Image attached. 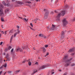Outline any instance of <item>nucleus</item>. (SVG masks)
<instances>
[{"mask_svg": "<svg viewBox=\"0 0 75 75\" xmlns=\"http://www.w3.org/2000/svg\"><path fill=\"white\" fill-rule=\"evenodd\" d=\"M43 11L45 12V16H44V19H46L47 18V17L48 16L49 14V11L47 10L44 9L43 10Z\"/></svg>", "mask_w": 75, "mask_h": 75, "instance_id": "f257e3e1", "label": "nucleus"}, {"mask_svg": "<svg viewBox=\"0 0 75 75\" xmlns=\"http://www.w3.org/2000/svg\"><path fill=\"white\" fill-rule=\"evenodd\" d=\"M66 13V11L65 10H63L62 11L61 13H59L57 16V18H59V17H60V16H61V15H62V16H64V15H65V13Z\"/></svg>", "mask_w": 75, "mask_h": 75, "instance_id": "f03ea898", "label": "nucleus"}, {"mask_svg": "<svg viewBox=\"0 0 75 75\" xmlns=\"http://www.w3.org/2000/svg\"><path fill=\"white\" fill-rule=\"evenodd\" d=\"M72 58H71L69 59H68L66 61V64L65 65V67H68V66H69V65L71 63V62H70V61H71V60H72Z\"/></svg>", "mask_w": 75, "mask_h": 75, "instance_id": "7ed1b4c3", "label": "nucleus"}, {"mask_svg": "<svg viewBox=\"0 0 75 75\" xmlns=\"http://www.w3.org/2000/svg\"><path fill=\"white\" fill-rule=\"evenodd\" d=\"M63 26H66L68 24V22L65 19H64L63 20Z\"/></svg>", "mask_w": 75, "mask_h": 75, "instance_id": "20e7f679", "label": "nucleus"}, {"mask_svg": "<svg viewBox=\"0 0 75 75\" xmlns=\"http://www.w3.org/2000/svg\"><path fill=\"white\" fill-rule=\"evenodd\" d=\"M52 27L50 29V30H54L57 28V26L54 25L53 24H52Z\"/></svg>", "mask_w": 75, "mask_h": 75, "instance_id": "39448f33", "label": "nucleus"}, {"mask_svg": "<svg viewBox=\"0 0 75 75\" xmlns=\"http://www.w3.org/2000/svg\"><path fill=\"white\" fill-rule=\"evenodd\" d=\"M3 9L0 7V15L1 16H3Z\"/></svg>", "mask_w": 75, "mask_h": 75, "instance_id": "423d86ee", "label": "nucleus"}, {"mask_svg": "<svg viewBox=\"0 0 75 75\" xmlns=\"http://www.w3.org/2000/svg\"><path fill=\"white\" fill-rule=\"evenodd\" d=\"M68 58V56L67 55H65L63 59V60L62 61L63 62H64L66 61V59H67Z\"/></svg>", "mask_w": 75, "mask_h": 75, "instance_id": "0eeeda50", "label": "nucleus"}, {"mask_svg": "<svg viewBox=\"0 0 75 75\" xmlns=\"http://www.w3.org/2000/svg\"><path fill=\"white\" fill-rule=\"evenodd\" d=\"M39 37H42V38H46V36H45L42 34H40L39 35Z\"/></svg>", "mask_w": 75, "mask_h": 75, "instance_id": "6e6552de", "label": "nucleus"}, {"mask_svg": "<svg viewBox=\"0 0 75 75\" xmlns=\"http://www.w3.org/2000/svg\"><path fill=\"white\" fill-rule=\"evenodd\" d=\"M61 38L62 39H63L64 38V32H62V35H61Z\"/></svg>", "mask_w": 75, "mask_h": 75, "instance_id": "1a4fd4ad", "label": "nucleus"}, {"mask_svg": "<svg viewBox=\"0 0 75 75\" xmlns=\"http://www.w3.org/2000/svg\"><path fill=\"white\" fill-rule=\"evenodd\" d=\"M3 3L4 6H10V4H9V3L6 4V3H4V2H3Z\"/></svg>", "mask_w": 75, "mask_h": 75, "instance_id": "9d476101", "label": "nucleus"}, {"mask_svg": "<svg viewBox=\"0 0 75 75\" xmlns=\"http://www.w3.org/2000/svg\"><path fill=\"white\" fill-rule=\"evenodd\" d=\"M16 3V5H17L18 4H20V5H21L23 4V2L20 1H18Z\"/></svg>", "mask_w": 75, "mask_h": 75, "instance_id": "9b49d317", "label": "nucleus"}, {"mask_svg": "<svg viewBox=\"0 0 75 75\" xmlns=\"http://www.w3.org/2000/svg\"><path fill=\"white\" fill-rule=\"evenodd\" d=\"M75 51V48H73L72 49L70 50L69 51V52H74Z\"/></svg>", "mask_w": 75, "mask_h": 75, "instance_id": "f8f14e48", "label": "nucleus"}, {"mask_svg": "<svg viewBox=\"0 0 75 75\" xmlns=\"http://www.w3.org/2000/svg\"><path fill=\"white\" fill-rule=\"evenodd\" d=\"M47 67V66L46 65H43L40 68V69H44V68H45V67Z\"/></svg>", "mask_w": 75, "mask_h": 75, "instance_id": "ddd939ff", "label": "nucleus"}, {"mask_svg": "<svg viewBox=\"0 0 75 75\" xmlns=\"http://www.w3.org/2000/svg\"><path fill=\"white\" fill-rule=\"evenodd\" d=\"M18 33H15V34H14V37H16V35H17V33L18 34V33H19V30H18Z\"/></svg>", "mask_w": 75, "mask_h": 75, "instance_id": "4468645a", "label": "nucleus"}, {"mask_svg": "<svg viewBox=\"0 0 75 75\" xmlns=\"http://www.w3.org/2000/svg\"><path fill=\"white\" fill-rule=\"evenodd\" d=\"M41 48H42V50H43V52H45V51L46 50H45V47H42Z\"/></svg>", "mask_w": 75, "mask_h": 75, "instance_id": "2eb2a0df", "label": "nucleus"}, {"mask_svg": "<svg viewBox=\"0 0 75 75\" xmlns=\"http://www.w3.org/2000/svg\"><path fill=\"white\" fill-rule=\"evenodd\" d=\"M22 18V20H24V21H26V22H27L28 21V19H25V18Z\"/></svg>", "mask_w": 75, "mask_h": 75, "instance_id": "dca6fc26", "label": "nucleus"}, {"mask_svg": "<svg viewBox=\"0 0 75 75\" xmlns=\"http://www.w3.org/2000/svg\"><path fill=\"white\" fill-rule=\"evenodd\" d=\"M9 9L8 8H7V9H6V10H5V12L6 13H7V12H8V11H9Z\"/></svg>", "mask_w": 75, "mask_h": 75, "instance_id": "f3484780", "label": "nucleus"}, {"mask_svg": "<svg viewBox=\"0 0 75 75\" xmlns=\"http://www.w3.org/2000/svg\"><path fill=\"white\" fill-rule=\"evenodd\" d=\"M20 70H17L16 71H15V73L16 74H17V72H20Z\"/></svg>", "mask_w": 75, "mask_h": 75, "instance_id": "a211bd4d", "label": "nucleus"}, {"mask_svg": "<svg viewBox=\"0 0 75 75\" xmlns=\"http://www.w3.org/2000/svg\"><path fill=\"white\" fill-rule=\"evenodd\" d=\"M13 35H12L11 37V39H10V42H11V41L12 40V39H13Z\"/></svg>", "mask_w": 75, "mask_h": 75, "instance_id": "6ab92c4d", "label": "nucleus"}, {"mask_svg": "<svg viewBox=\"0 0 75 75\" xmlns=\"http://www.w3.org/2000/svg\"><path fill=\"white\" fill-rule=\"evenodd\" d=\"M3 67H5V68H6V67H7V64H4L3 65Z\"/></svg>", "mask_w": 75, "mask_h": 75, "instance_id": "aec40b11", "label": "nucleus"}, {"mask_svg": "<svg viewBox=\"0 0 75 75\" xmlns=\"http://www.w3.org/2000/svg\"><path fill=\"white\" fill-rule=\"evenodd\" d=\"M9 57V54L7 53L6 54V58H8L9 57Z\"/></svg>", "mask_w": 75, "mask_h": 75, "instance_id": "412c9836", "label": "nucleus"}, {"mask_svg": "<svg viewBox=\"0 0 75 75\" xmlns=\"http://www.w3.org/2000/svg\"><path fill=\"white\" fill-rule=\"evenodd\" d=\"M2 62H3V60L1 58H0V63H2Z\"/></svg>", "mask_w": 75, "mask_h": 75, "instance_id": "4be33fe9", "label": "nucleus"}, {"mask_svg": "<svg viewBox=\"0 0 75 75\" xmlns=\"http://www.w3.org/2000/svg\"><path fill=\"white\" fill-rule=\"evenodd\" d=\"M28 65H29V66H31V63L30 62H29L28 63Z\"/></svg>", "mask_w": 75, "mask_h": 75, "instance_id": "5701e85b", "label": "nucleus"}, {"mask_svg": "<svg viewBox=\"0 0 75 75\" xmlns=\"http://www.w3.org/2000/svg\"><path fill=\"white\" fill-rule=\"evenodd\" d=\"M48 55H49V53H48V52H47V54H46V55L45 56V57H46V56H48Z\"/></svg>", "mask_w": 75, "mask_h": 75, "instance_id": "b1692460", "label": "nucleus"}, {"mask_svg": "<svg viewBox=\"0 0 75 75\" xmlns=\"http://www.w3.org/2000/svg\"><path fill=\"white\" fill-rule=\"evenodd\" d=\"M17 52H18V51H20V48L17 49H16Z\"/></svg>", "mask_w": 75, "mask_h": 75, "instance_id": "393cba45", "label": "nucleus"}, {"mask_svg": "<svg viewBox=\"0 0 75 75\" xmlns=\"http://www.w3.org/2000/svg\"><path fill=\"white\" fill-rule=\"evenodd\" d=\"M75 65V64H72L71 65V67H74Z\"/></svg>", "mask_w": 75, "mask_h": 75, "instance_id": "a878e982", "label": "nucleus"}, {"mask_svg": "<svg viewBox=\"0 0 75 75\" xmlns=\"http://www.w3.org/2000/svg\"><path fill=\"white\" fill-rule=\"evenodd\" d=\"M8 74H11V71H8Z\"/></svg>", "mask_w": 75, "mask_h": 75, "instance_id": "bb28decb", "label": "nucleus"}, {"mask_svg": "<svg viewBox=\"0 0 75 75\" xmlns=\"http://www.w3.org/2000/svg\"><path fill=\"white\" fill-rule=\"evenodd\" d=\"M25 62H26V60H24L23 62H22V63L23 64H24V63H25Z\"/></svg>", "mask_w": 75, "mask_h": 75, "instance_id": "cd10ccee", "label": "nucleus"}, {"mask_svg": "<svg viewBox=\"0 0 75 75\" xmlns=\"http://www.w3.org/2000/svg\"><path fill=\"white\" fill-rule=\"evenodd\" d=\"M12 47L11 46H9L8 47V50H11V49Z\"/></svg>", "mask_w": 75, "mask_h": 75, "instance_id": "c85d7f7f", "label": "nucleus"}, {"mask_svg": "<svg viewBox=\"0 0 75 75\" xmlns=\"http://www.w3.org/2000/svg\"><path fill=\"white\" fill-rule=\"evenodd\" d=\"M1 21H4L3 18H1Z\"/></svg>", "mask_w": 75, "mask_h": 75, "instance_id": "c756f323", "label": "nucleus"}, {"mask_svg": "<svg viewBox=\"0 0 75 75\" xmlns=\"http://www.w3.org/2000/svg\"><path fill=\"white\" fill-rule=\"evenodd\" d=\"M6 58L8 59V61H10V58L9 57H7V58Z\"/></svg>", "mask_w": 75, "mask_h": 75, "instance_id": "7c9ffc66", "label": "nucleus"}, {"mask_svg": "<svg viewBox=\"0 0 75 75\" xmlns=\"http://www.w3.org/2000/svg\"><path fill=\"white\" fill-rule=\"evenodd\" d=\"M37 72V70H35V71H34L33 74H35V72Z\"/></svg>", "mask_w": 75, "mask_h": 75, "instance_id": "2f4dec72", "label": "nucleus"}, {"mask_svg": "<svg viewBox=\"0 0 75 75\" xmlns=\"http://www.w3.org/2000/svg\"><path fill=\"white\" fill-rule=\"evenodd\" d=\"M48 47V45H45V47L46 48H47Z\"/></svg>", "mask_w": 75, "mask_h": 75, "instance_id": "473e14b6", "label": "nucleus"}, {"mask_svg": "<svg viewBox=\"0 0 75 75\" xmlns=\"http://www.w3.org/2000/svg\"><path fill=\"white\" fill-rule=\"evenodd\" d=\"M19 51H20V52H22V49H20V48H19Z\"/></svg>", "mask_w": 75, "mask_h": 75, "instance_id": "72a5a7b5", "label": "nucleus"}, {"mask_svg": "<svg viewBox=\"0 0 75 75\" xmlns=\"http://www.w3.org/2000/svg\"><path fill=\"white\" fill-rule=\"evenodd\" d=\"M13 31V30H11V31L9 33V34H10V35H11V34H12V32Z\"/></svg>", "mask_w": 75, "mask_h": 75, "instance_id": "f704fd0d", "label": "nucleus"}, {"mask_svg": "<svg viewBox=\"0 0 75 75\" xmlns=\"http://www.w3.org/2000/svg\"><path fill=\"white\" fill-rule=\"evenodd\" d=\"M13 50H14V49L13 48L11 49V52H13Z\"/></svg>", "mask_w": 75, "mask_h": 75, "instance_id": "c9c22d12", "label": "nucleus"}, {"mask_svg": "<svg viewBox=\"0 0 75 75\" xmlns=\"http://www.w3.org/2000/svg\"><path fill=\"white\" fill-rule=\"evenodd\" d=\"M8 51V49H6L5 50V51L6 52V51Z\"/></svg>", "mask_w": 75, "mask_h": 75, "instance_id": "e433bc0d", "label": "nucleus"}, {"mask_svg": "<svg viewBox=\"0 0 75 75\" xmlns=\"http://www.w3.org/2000/svg\"><path fill=\"white\" fill-rule=\"evenodd\" d=\"M65 8H67V7H68V6L67 5H66L65 6Z\"/></svg>", "mask_w": 75, "mask_h": 75, "instance_id": "4c0bfd02", "label": "nucleus"}, {"mask_svg": "<svg viewBox=\"0 0 75 75\" xmlns=\"http://www.w3.org/2000/svg\"><path fill=\"white\" fill-rule=\"evenodd\" d=\"M0 6L1 7H2V8H3V5L1 4Z\"/></svg>", "mask_w": 75, "mask_h": 75, "instance_id": "58836bf2", "label": "nucleus"}, {"mask_svg": "<svg viewBox=\"0 0 75 75\" xmlns=\"http://www.w3.org/2000/svg\"><path fill=\"white\" fill-rule=\"evenodd\" d=\"M54 12L57 13V11L55 10L54 11Z\"/></svg>", "mask_w": 75, "mask_h": 75, "instance_id": "ea45409f", "label": "nucleus"}, {"mask_svg": "<svg viewBox=\"0 0 75 75\" xmlns=\"http://www.w3.org/2000/svg\"><path fill=\"white\" fill-rule=\"evenodd\" d=\"M26 3H31V2L30 1H27L26 2Z\"/></svg>", "mask_w": 75, "mask_h": 75, "instance_id": "a19ab883", "label": "nucleus"}, {"mask_svg": "<svg viewBox=\"0 0 75 75\" xmlns=\"http://www.w3.org/2000/svg\"><path fill=\"white\" fill-rule=\"evenodd\" d=\"M67 73L66 72L63 75H67Z\"/></svg>", "mask_w": 75, "mask_h": 75, "instance_id": "79ce46f5", "label": "nucleus"}, {"mask_svg": "<svg viewBox=\"0 0 75 75\" xmlns=\"http://www.w3.org/2000/svg\"><path fill=\"white\" fill-rule=\"evenodd\" d=\"M3 44V42H0V44L1 45H2V44Z\"/></svg>", "mask_w": 75, "mask_h": 75, "instance_id": "37998d69", "label": "nucleus"}, {"mask_svg": "<svg viewBox=\"0 0 75 75\" xmlns=\"http://www.w3.org/2000/svg\"><path fill=\"white\" fill-rule=\"evenodd\" d=\"M7 33V31L5 32H4L5 35H6V34H7V33Z\"/></svg>", "mask_w": 75, "mask_h": 75, "instance_id": "c03bdc74", "label": "nucleus"}, {"mask_svg": "<svg viewBox=\"0 0 75 75\" xmlns=\"http://www.w3.org/2000/svg\"><path fill=\"white\" fill-rule=\"evenodd\" d=\"M30 25L32 27H33V25L32 23H30Z\"/></svg>", "mask_w": 75, "mask_h": 75, "instance_id": "a18cd8bd", "label": "nucleus"}, {"mask_svg": "<svg viewBox=\"0 0 75 75\" xmlns=\"http://www.w3.org/2000/svg\"><path fill=\"white\" fill-rule=\"evenodd\" d=\"M35 1L37 2L40 1V0H35Z\"/></svg>", "mask_w": 75, "mask_h": 75, "instance_id": "49530a36", "label": "nucleus"}, {"mask_svg": "<svg viewBox=\"0 0 75 75\" xmlns=\"http://www.w3.org/2000/svg\"><path fill=\"white\" fill-rule=\"evenodd\" d=\"M38 62H36L35 63V64L36 65H38Z\"/></svg>", "mask_w": 75, "mask_h": 75, "instance_id": "de8ad7c7", "label": "nucleus"}, {"mask_svg": "<svg viewBox=\"0 0 75 75\" xmlns=\"http://www.w3.org/2000/svg\"><path fill=\"white\" fill-rule=\"evenodd\" d=\"M3 66H2V67H1L0 68V69H3Z\"/></svg>", "mask_w": 75, "mask_h": 75, "instance_id": "09e8293b", "label": "nucleus"}, {"mask_svg": "<svg viewBox=\"0 0 75 75\" xmlns=\"http://www.w3.org/2000/svg\"><path fill=\"white\" fill-rule=\"evenodd\" d=\"M74 55V53H72L71 54V55Z\"/></svg>", "mask_w": 75, "mask_h": 75, "instance_id": "8fccbe9b", "label": "nucleus"}, {"mask_svg": "<svg viewBox=\"0 0 75 75\" xmlns=\"http://www.w3.org/2000/svg\"><path fill=\"white\" fill-rule=\"evenodd\" d=\"M17 28H19V26H17Z\"/></svg>", "mask_w": 75, "mask_h": 75, "instance_id": "3c124183", "label": "nucleus"}, {"mask_svg": "<svg viewBox=\"0 0 75 75\" xmlns=\"http://www.w3.org/2000/svg\"><path fill=\"white\" fill-rule=\"evenodd\" d=\"M2 71H1L0 72V75H1V74L2 73Z\"/></svg>", "mask_w": 75, "mask_h": 75, "instance_id": "603ef678", "label": "nucleus"}, {"mask_svg": "<svg viewBox=\"0 0 75 75\" xmlns=\"http://www.w3.org/2000/svg\"><path fill=\"white\" fill-rule=\"evenodd\" d=\"M1 28H3V25H1Z\"/></svg>", "mask_w": 75, "mask_h": 75, "instance_id": "864d4df0", "label": "nucleus"}, {"mask_svg": "<svg viewBox=\"0 0 75 75\" xmlns=\"http://www.w3.org/2000/svg\"><path fill=\"white\" fill-rule=\"evenodd\" d=\"M16 0H12V1H13H13H15Z\"/></svg>", "mask_w": 75, "mask_h": 75, "instance_id": "5fc2aeb1", "label": "nucleus"}, {"mask_svg": "<svg viewBox=\"0 0 75 75\" xmlns=\"http://www.w3.org/2000/svg\"><path fill=\"white\" fill-rule=\"evenodd\" d=\"M52 74H54V72H53L52 73Z\"/></svg>", "mask_w": 75, "mask_h": 75, "instance_id": "6e6d98bb", "label": "nucleus"}, {"mask_svg": "<svg viewBox=\"0 0 75 75\" xmlns=\"http://www.w3.org/2000/svg\"><path fill=\"white\" fill-rule=\"evenodd\" d=\"M73 20H74V21H75V18H74Z\"/></svg>", "mask_w": 75, "mask_h": 75, "instance_id": "4d7b16f0", "label": "nucleus"}, {"mask_svg": "<svg viewBox=\"0 0 75 75\" xmlns=\"http://www.w3.org/2000/svg\"><path fill=\"white\" fill-rule=\"evenodd\" d=\"M33 50H35V49L34 48H33Z\"/></svg>", "mask_w": 75, "mask_h": 75, "instance_id": "13d9d810", "label": "nucleus"}, {"mask_svg": "<svg viewBox=\"0 0 75 75\" xmlns=\"http://www.w3.org/2000/svg\"><path fill=\"white\" fill-rule=\"evenodd\" d=\"M29 60H30V59L27 60V62H28V61H29Z\"/></svg>", "mask_w": 75, "mask_h": 75, "instance_id": "bf43d9fd", "label": "nucleus"}, {"mask_svg": "<svg viewBox=\"0 0 75 75\" xmlns=\"http://www.w3.org/2000/svg\"><path fill=\"white\" fill-rule=\"evenodd\" d=\"M59 71L61 72V71H62L61 70H59Z\"/></svg>", "mask_w": 75, "mask_h": 75, "instance_id": "052dcab7", "label": "nucleus"}, {"mask_svg": "<svg viewBox=\"0 0 75 75\" xmlns=\"http://www.w3.org/2000/svg\"><path fill=\"white\" fill-rule=\"evenodd\" d=\"M6 74V72H5V73L4 74V75H5V74Z\"/></svg>", "mask_w": 75, "mask_h": 75, "instance_id": "680f3d73", "label": "nucleus"}, {"mask_svg": "<svg viewBox=\"0 0 75 75\" xmlns=\"http://www.w3.org/2000/svg\"><path fill=\"white\" fill-rule=\"evenodd\" d=\"M1 34H0V37H1Z\"/></svg>", "mask_w": 75, "mask_h": 75, "instance_id": "e2e57ef3", "label": "nucleus"}, {"mask_svg": "<svg viewBox=\"0 0 75 75\" xmlns=\"http://www.w3.org/2000/svg\"><path fill=\"white\" fill-rule=\"evenodd\" d=\"M53 12H52L51 14H53Z\"/></svg>", "mask_w": 75, "mask_h": 75, "instance_id": "0e129e2a", "label": "nucleus"}, {"mask_svg": "<svg viewBox=\"0 0 75 75\" xmlns=\"http://www.w3.org/2000/svg\"><path fill=\"white\" fill-rule=\"evenodd\" d=\"M4 34V32H3V34Z\"/></svg>", "mask_w": 75, "mask_h": 75, "instance_id": "69168bd1", "label": "nucleus"}, {"mask_svg": "<svg viewBox=\"0 0 75 75\" xmlns=\"http://www.w3.org/2000/svg\"><path fill=\"white\" fill-rule=\"evenodd\" d=\"M3 31H1V33H3Z\"/></svg>", "mask_w": 75, "mask_h": 75, "instance_id": "338daca9", "label": "nucleus"}, {"mask_svg": "<svg viewBox=\"0 0 75 75\" xmlns=\"http://www.w3.org/2000/svg\"><path fill=\"white\" fill-rule=\"evenodd\" d=\"M47 28L48 29H49V27H47Z\"/></svg>", "mask_w": 75, "mask_h": 75, "instance_id": "774afa93", "label": "nucleus"}]
</instances>
